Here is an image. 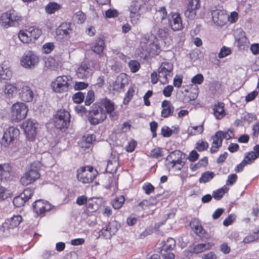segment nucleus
Here are the masks:
<instances>
[{
  "label": "nucleus",
  "mask_w": 259,
  "mask_h": 259,
  "mask_svg": "<svg viewBox=\"0 0 259 259\" xmlns=\"http://www.w3.org/2000/svg\"><path fill=\"white\" fill-rule=\"evenodd\" d=\"M0 20L2 26L7 28L18 26L22 21V18L14 10H10L3 14Z\"/></svg>",
  "instance_id": "obj_4"
},
{
  "label": "nucleus",
  "mask_w": 259,
  "mask_h": 259,
  "mask_svg": "<svg viewBox=\"0 0 259 259\" xmlns=\"http://www.w3.org/2000/svg\"><path fill=\"white\" fill-rule=\"evenodd\" d=\"M200 6V0H191L184 13L185 17L190 20L194 19L196 15V10L199 9Z\"/></svg>",
  "instance_id": "obj_14"
},
{
  "label": "nucleus",
  "mask_w": 259,
  "mask_h": 259,
  "mask_svg": "<svg viewBox=\"0 0 259 259\" xmlns=\"http://www.w3.org/2000/svg\"><path fill=\"white\" fill-rule=\"evenodd\" d=\"M28 30L32 41L37 39L41 34V30L37 28L31 27L28 28Z\"/></svg>",
  "instance_id": "obj_38"
},
{
  "label": "nucleus",
  "mask_w": 259,
  "mask_h": 259,
  "mask_svg": "<svg viewBox=\"0 0 259 259\" xmlns=\"http://www.w3.org/2000/svg\"><path fill=\"white\" fill-rule=\"evenodd\" d=\"M106 227H108V229H109L110 231V233L106 234V239H110L112 236L114 235L118 229L120 227V224L118 222L116 221H112L110 222L107 225Z\"/></svg>",
  "instance_id": "obj_26"
},
{
  "label": "nucleus",
  "mask_w": 259,
  "mask_h": 259,
  "mask_svg": "<svg viewBox=\"0 0 259 259\" xmlns=\"http://www.w3.org/2000/svg\"><path fill=\"white\" fill-rule=\"evenodd\" d=\"M212 246L210 243H199L195 245L193 248V252L196 254L201 253L209 249Z\"/></svg>",
  "instance_id": "obj_30"
},
{
  "label": "nucleus",
  "mask_w": 259,
  "mask_h": 259,
  "mask_svg": "<svg viewBox=\"0 0 259 259\" xmlns=\"http://www.w3.org/2000/svg\"><path fill=\"white\" fill-rule=\"evenodd\" d=\"M208 143L204 141H199L196 144L195 148L199 152L204 151L208 148Z\"/></svg>",
  "instance_id": "obj_45"
},
{
  "label": "nucleus",
  "mask_w": 259,
  "mask_h": 259,
  "mask_svg": "<svg viewBox=\"0 0 259 259\" xmlns=\"http://www.w3.org/2000/svg\"><path fill=\"white\" fill-rule=\"evenodd\" d=\"M95 100L94 92L92 90H90L88 92L86 96L85 104L87 106L90 105Z\"/></svg>",
  "instance_id": "obj_49"
},
{
  "label": "nucleus",
  "mask_w": 259,
  "mask_h": 259,
  "mask_svg": "<svg viewBox=\"0 0 259 259\" xmlns=\"http://www.w3.org/2000/svg\"><path fill=\"white\" fill-rule=\"evenodd\" d=\"M22 221V218L21 215H14L13 217L5 221L2 225L3 231L4 232L6 230L9 229H13L19 226Z\"/></svg>",
  "instance_id": "obj_17"
},
{
  "label": "nucleus",
  "mask_w": 259,
  "mask_h": 259,
  "mask_svg": "<svg viewBox=\"0 0 259 259\" xmlns=\"http://www.w3.org/2000/svg\"><path fill=\"white\" fill-rule=\"evenodd\" d=\"M161 106L163 108L161 111V116L164 118H166L171 115L174 111L173 107L170 105L169 101L164 100L162 102Z\"/></svg>",
  "instance_id": "obj_25"
},
{
  "label": "nucleus",
  "mask_w": 259,
  "mask_h": 259,
  "mask_svg": "<svg viewBox=\"0 0 259 259\" xmlns=\"http://www.w3.org/2000/svg\"><path fill=\"white\" fill-rule=\"evenodd\" d=\"M256 158L257 157L254 154V152L251 151L246 153L243 160H245V163L247 164L252 163Z\"/></svg>",
  "instance_id": "obj_46"
},
{
  "label": "nucleus",
  "mask_w": 259,
  "mask_h": 259,
  "mask_svg": "<svg viewBox=\"0 0 259 259\" xmlns=\"http://www.w3.org/2000/svg\"><path fill=\"white\" fill-rule=\"evenodd\" d=\"M34 194V190L30 188L25 189L22 193L20 194L24 199L27 201L29 199H30L32 196Z\"/></svg>",
  "instance_id": "obj_48"
},
{
  "label": "nucleus",
  "mask_w": 259,
  "mask_h": 259,
  "mask_svg": "<svg viewBox=\"0 0 259 259\" xmlns=\"http://www.w3.org/2000/svg\"><path fill=\"white\" fill-rule=\"evenodd\" d=\"M134 92L135 90L134 89V88L133 87H130L128 90L126 94L125 97L124 99V104H127L129 102V101L132 98Z\"/></svg>",
  "instance_id": "obj_54"
},
{
  "label": "nucleus",
  "mask_w": 259,
  "mask_h": 259,
  "mask_svg": "<svg viewBox=\"0 0 259 259\" xmlns=\"http://www.w3.org/2000/svg\"><path fill=\"white\" fill-rule=\"evenodd\" d=\"M211 16L213 22L219 26L225 24L228 18L226 12L224 10L216 9L212 10Z\"/></svg>",
  "instance_id": "obj_13"
},
{
  "label": "nucleus",
  "mask_w": 259,
  "mask_h": 259,
  "mask_svg": "<svg viewBox=\"0 0 259 259\" xmlns=\"http://www.w3.org/2000/svg\"><path fill=\"white\" fill-rule=\"evenodd\" d=\"M18 36L22 42L23 43H29L32 41L30 37V32L28 29L25 31H20Z\"/></svg>",
  "instance_id": "obj_34"
},
{
  "label": "nucleus",
  "mask_w": 259,
  "mask_h": 259,
  "mask_svg": "<svg viewBox=\"0 0 259 259\" xmlns=\"http://www.w3.org/2000/svg\"><path fill=\"white\" fill-rule=\"evenodd\" d=\"M104 47V40L99 37L96 40L95 45L92 47V50L98 54H100L103 52Z\"/></svg>",
  "instance_id": "obj_29"
},
{
  "label": "nucleus",
  "mask_w": 259,
  "mask_h": 259,
  "mask_svg": "<svg viewBox=\"0 0 259 259\" xmlns=\"http://www.w3.org/2000/svg\"><path fill=\"white\" fill-rule=\"evenodd\" d=\"M99 105L105 108V110L106 112V114H110V116H112V118L113 119H115L113 116L111 114L112 112L114 110V105L113 103L107 99H105L101 101V104Z\"/></svg>",
  "instance_id": "obj_27"
},
{
  "label": "nucleus",
  "mask_w": 259,
  "mask_h": 259,
  "mask_svg": "<svg viewBox=\"0 0 259 259\" xmlns=\"http://www.w3.org/2000/svg\"><path fill=\"white\" fill-rule=\"evenodd\" d=\"M39 61L38 57L31 51L26 52L21 59V65L26 68H34Z\"/></svg>",
  "instance_id": "obj_10"
},
{
  "label": "nucleus",
  "mask_w": 259,
  "mask_h": 259,
  "mask_svg": "<svg viewBox=\"0 0 259 259\" xmlns=\"http://www.w3.org/2000/svg\"><path fill=\"white\" fill-rule=\"evenodd\" d=\"M21 99L25 102H31L34 97V93L31 88L27 85H23L20 93Z\"/></svg>",
  "instance_id": "obj_23"
},
{
  "label": "nucleus",
  "mask_w": 259,
  "mask_h": 259,
  "mask_svg": "<svg viewBox=\"0 0 259 259\" xmlns=\"http://www.w3.org/2000/svg\"><path fill=\"white\" fill-rule=\"evenodd\" d=\"M228 191V189L227 187H222L217 190L216 191H214L212 193V197L215 200H220Z\"/></svg>",
  "instance_id": "obj_37"
},
{
  "label": "nucleus",
  "mask_w": 259,
  "mask_h": 259,
  "mask_svg": "<svg viewBox=\"0 0 259 259\" xmlns=\"http://www.w3.org/2000/svg\"><path fill=\"white\" fill-rule=\"evenodd\" d=\"M143 6V2L141 1H132L128 7L129 17L132 24H136L141 17V10Z\"/></svg>",
  "instance_id": "obj_8"
},
{
  "label": "nucleus",
  "mask_w": 259,
  "mask_h": 259,
  "mask_svg": "<svg viewBox=\"0 0 259 259\" xmlns=\"http://www.w3.org/2000/svg\"><path fill=\"white\" fill-rule=\"evenodd\" d=\"M41 164L39 162H34L30 164L27 170L21 178L20 183L24 186H27L33 183L40 176L39 170Z\"/></svg>",
  "instance_id": "obj_2"
},
{
  "label": "nucleus",
  "mask_w": 259,
  "mask_h": 259,
  "mask_svg": "<svg viewBox=\"0 0 259 259\" xmlns=\"http://www.w3.org/2000/svg\"><path fill=\"white\" fill-rule=\"evenodd\" d=\"M19 135V130L13 126L9 127L4 133L3 140L9 144L11 143Z\"/></svg>",
  "instance_id": "obj_20"
},
{
  "label": "nucleus",
  "mask_w": 259,
  "mask_h": 259,
  "mask_svg": "<svg viewBox=\"0 0 259 259\" xmlns=\"http://www.w3.org/2000/svg\"><path fill=\"white\" fill-rule=\"evenodd\" d=\"M84 98V94L81 92L75 94L72 97V100L74 103L79 104L81 103Z\"/></svg>",
  "instance_id": "obj_52"
},
{
  "label": "nucleus",
  "mask_w": 259,
  "mask_h": 259,
  "mask_svg": "<svg viewBox=\"0 0 259 259\" xmlns=\"http://www.w3.org/2000/svg\"><path fill=\"white\" fill-rule=\"evenodd\" d=\"M156 15L160 17L161 20L165 19L167 16V12L165 7H160L156 12Z\"/></svg>",
  "instance_id": "obj_57"
},
{
  "label": "nucleus",
  "mask_w": 259,
  "mask_h": 259,
  "mask_svg": "<svg viewBox=\"0 0 259 259\" xmlns=\"http://www.w3.org/2000/svg\"><path fill=\"white\" fill-rule=\"evenodd\" d=\"M70 79V76L66 75L58 76L56 80L52 83V89L54 92L59 93L68 91L69 81Z\"/></svg>",
  "instance_id": "obj_7"
},
{
  "label": "nucleus",
  "mask_w": 259,
  "mask_h": 259,
  "mask_svg": "<svg viewBox=\"0 0 259 259\" xmlns=\"http://www.w3.org/2000/svg\"><path fill=\"white\" fill-rule=\"evenodd\" d=\"M172 65L168 62H164L161 63L158 69V77L160 81L165 84L168 81V77H171V71Z\"/></svg>",
  "instance_id": "obj_11"
},
{
  "label": "nucleus",
  "mask_w": 259,
  "mask_h": 259,
  "mask_svg": "<svg viewBox=\"0 0 259 259\" xmlns=\"http://www.w3.org/2000/svg\"><path fill=\"white\" fill-rule=\"evenodd\" d=\"M204 130L203 124L200 125L189 127L188 129L189 135H196L203 133Z\"/></svg>",
  "instance_id": "obj_36"
},
{
  "label": "nucleus",
  "mask_w": 259,
  "mask_h": 259,
  "mask_svg": "<svg viewBox=\"0 0 259 259\" xmlns=\"http://www.w3.org/2000/svg\"><path fill=\"white\" fill-rule=\"evenodd\" d=\"M224 104L222 102H218L215 104L213 108V115L217 119H221L226 115L224 109Z\"/></svg>",
  "instance_id": "obj_24"
},
{
  "label": "nucleus",
  "mask_w": 259,
  "mask_h": 259,
  "mask_svg": "<svg viewBox=\"0 0 259 259\" xmlns=\"http://www.w3.org/2000/svg\"><path fill=\"white\" fill-rule=\"evenodd\" d=\"M199 156V154L195 150H193L189 153L188 159L190 161L194 162L198 159Z\"/></svg>",
  "instance_id": "obj_60"
},
{
  "label": "nucleus",
  "mask_w": 259,
  "mask_h": 259,
  "mask_svg": "<svg viewBox=\"0 0 259 259\" xmlns=\"http://www.w3.org/2000/svg\"><path fill=\"white\" fill-rule=\"evenodd\" d=\"M236 216L234 214H229L223 221V225L225 226H228L231 225L235 220Z\"/></svg>",
  "instance_id": "obj_58"
},
{
  "label": "nucleus",
  "mask_w": 259,
  "mask_h": 259,
  "mask_svg": "<svg viewBox=\"0 0 259 259\" xmlns=\"http://www.w3.org/2000/svg\"><path fill=\"white\" fill-rule=\"evenodd\" d=\"M202 259H217V256L214 252L210 251L203 254Z\"/></svg>",
  "instance_id": "obj_64"
},
{
  "label": "nucleus",
  "mask_w": 259,
  "mask_h": 259,
  "mask_svg": "<svg viewBox=\"0 0 259 259\" xmlns=\"http://www.w3.org/2000/svg\"><path fill=\"white\" fill-rule=\"evenodd\" d=\"M177 152L176 150L172 151L166 157V160L167 162L166 164L167 167L172 168L178 162V159L176 158Z\"/></svg>",
  "instance_id": "obj_31"
},
{
  "label": "nucleus",
  "mask_w": 259,
  "mask_h": 259,
  "mask_svg": "<svg viewBox=\"0 0 259 259\" xmlns=\"http://www.w3.org/2000/svg\"><path fill=\"white\" fill-rule=\"evenodd\" d=\"M257 239H258V236L255 233V231H254L252 234L245 237L243 239V242L245 243H248L253 242Z\"/></svg>",
  "instance_id": "obj_53"
},
{
  "label": "nucleus",
  "mask_w": 259,
  "mask_h": 259,
  "mask_svg": "<svg viewBox=\"0 0 259 259\" xmlns=\"http://www.w3.org/2000/svg\"><path fill=\"white\" fill-rule=\"evenodd\" d=\"M12 76V72L3 64L0 65V78L2 79H9Z\"/></svg>",
  "instance_id": "obj_33"
},
{
  "label": "nucleus",
  "mask_w": 259,
  "mask_h": 259,
  "mask_svg": "<svg viewBox=\"0 0 259 259\" xmlns=\"http://www.w3.org/2000/svg\"><path fill=\"white\" fill-rule=\"evenodd\" d=\"M238 13L237 12L234 11V12H232L231 13L230 16H228L227 20L231 23H234L238 20Z\"/></svg>",
  "instance_id": "obj_63"
},
{
  "label": "nucleus",
  "mask_w": 259,
  "mask_h": 259,
  "mask_svg": "<svg viewBox=\"0 0 259 259\" xmlns=\"http://www.w3.org/2000/svg\"><path fill=\"white\" fill-rule=\"evenodd\" d=\"M27 201L20 195L15 197L13 199V204L16 207L23 206Z\"/></svg>",
  "instance_id": "obj_47"
},
{
  "label": "nucleus",
  "mask_w": 259,
  "mask_h": 259,
  "mask_svg": "<svg viewBox=\"0 0 259 259\" xmlns=\"http://www.w3.org/2000/svg\"><path fill=\"white\" fill-rule=\"evenodd\" d=\"M2 93L8 97L11 98L13 97L15 91L17 90V88L15 85L11 84H6L2 89Z\"/></svg>",
  "instance_id": "obj_32"
},
{
  "label": "nucleus",
  "mask_w": 259,
  "mask_h": 259,
  "mask_svg": "<svg viewBox=\"0 0 259 259\" xmlns=\"http://www.w3.org/2000/svg\"><path fill=\"white\" fill-rule=\"evenodd\" d=\"M214 176V174L213 172L210 171H207L203 172L201 177L199 179V182L201 183H206L211 180Z\"/></svg>",
  "instance_id": "obj_35"
},
{
  "label": "nucleus",
  "mask_w": 259,
  "mask_h": 259,
  "mask_svg": "<svg viewBox=\"0 0 259 259\" xmlns=\"http://www.w3.org/2000/svg\"><path fill=\"white\" fill-rule=\"evenodd\" d=\"M97 170L92 166L81 167L77 171V180L83 184L90 183L93 182L98 175Z\"/></svg>",
  "instance_id": "obj_3"
},
{
  "label": "nucleus",
  "mask_w": 259,
  "mask_h": 259,
  "mask_svg": "<svg viewBox=\"0 0 259 259\" xmlns=\"http://www.w3.org/2000/svg\"><path fill=\"white\" fill-rule=\"evenodd\" d=\"M223 135L222 131H218L212 138L213 140L212 143L221 147L223 140V138L222 137Z\"/></svg>",
  "instance_id": "obj_40"
},
{
  "label": "nucleus",
  "mask_w": 259,
  "mask_h": 259,
  "mask_svg": "<svg viewBox=\"0 0 259 259\" xmlns=\"http://www.w3.org/2000/svg\"><path fill=\"white\" fill-rule=\"evenodd\" d=\"M60 5L58 4L52 2L50 3L46 8V12L49 14H53L60 9Z\"/></svg>",
  "instance_id": "obj_41"
},
{
  "label": "nucleus",
  "mask_w": 259,
  "mask_h": 259,
  "mask_svg": "<svg viewBox=\"0 0 259 259\" xmlns=\"http://www.w3.org/2000/svg\"><path fill=\"white\" fill-rule=\"evenodd\" d=\"M176 246V241L172 238H168L166 241L161 242V246L158 247L157 251L163 255V253H168L167 251L171 250Z\"/></svg>",
  "instance_id": "obj_19"
},
{
  "label": "nucleus",
  "mask_w": 259,
  "mask_h": 259,
  "mask_svg": "<svg viewBox=\"0 0 259 259\" xmlns=\"http://www.w3.org/2000/svg\"><path fill=\"white\" fill-rule=\"evenodd\" d=\"M204 80V77L203 75L201 73H198L195 76H194L192 79V82L195 85L196 84H201Z\"/></svg>",
  "instance_id": "obj_51"
},
{
  "label": "nucleus",
  "mask_w": 259,
  "mask_h": 259,
  "mask_svg": "<svg viewBox=\"0 0 259 259\" xmlns=\"http://www.w3.org/2000/svg\"><path fill=\"white\" fill-rule=\"evenodd\" d=\"M92 73V69L89 64L86 63H82L76 71L77 77L81 79H85L90 77Z\"/></svg>",
  "instance_id": "obj_18"
},
{
  "label": "nucleus",
  "mask_w": 259,
  "mask_h": 259,
  "mask_svg": "<svg viewBox=\"0 0 259 259\" xmlns=\"http://www.w3.org/2000/svg\"><path fill=\"white\" fill-rule=\"evenodd\" d=\"M129 67L133 72H136L140 68V65L139 62L136 60H131L128 63Z\"/></svg>",
  "instance_id": "obj_50"
},
{
  "label": "nucleus",
  "mask_w": 259,
  "mask_h": 259,
  "mask_svg": "<svg viewBox=\"0 0 259 259\" xmlns=\"http://www.w3.org/2000/svg\"><path fill=\"white\" fill-rule=\"evenodd\" d=\"M232 53L231 49L226 46H223L221 48L220 52L218 54V57L220 59L224 58L229 55H230Z\"/></svg>",
  "instance_id": "obj_43"
},
{
  "label": "nucleus",
  "mask_w": 259,
  "mask_h": 259,
  "mask_svg": "<svg viewBox=\"0 0 259 259\" xmlns=\"http://www.w3.org/2000/svg\"><path fill=\"white\" fill-rule=\"evenodd\" d=\"M53 207L49 202L43 199L35 200L32 204L33 211L38 215L44 214L46 211L52 209Z\"/></svg>",
  "instance_id": "obj_12"
},
{
  "label": "nucleus",
  "mask_w": 259,
  "mask_h": 259,
  "mask_svg": "<svg viewBox=\"0 0 259 259\" xmlns=\"http://www.w3.org/2000/svg\"><path fill=\"white\" fill-rule=\"evenodd\" d=\"M237 176L235 174H232L228 176L227 181V185H232L237 180Z\"/></svg>",
  "instance_id": "obj_62"
},
{
  "label": "nucleus",
  "mask_w": 259,
  "mask_h": 259,
  "mask_svg": "<svg viewBox=\"0 0 259 259\" xmlns=\"http://www.w3.org/2000/svg\"><path fill=\"white\" fill-rule=\"evenodd\" d=\"M124 201L125 199L123 196H120L116 198L113 202V207L116 209L120 208L123 205Z\"/></svg>",
  "instance_id": "obj_44"
},
{
  "label": "nucleus",
  "mask_w": 259,
  "mask_h": 259,
  "mask_svg": "<svg viewBox=\"0 0 259 259\" xmlns=\"http://www.w3.org/2000/svg\"><path fill=\"white\" fill-rule=\"evenodd\" d=\"M54 48V44L48 42L45 44L42 47L43 51L46 54L50 53Z\"/></svg>",
  "instance_id": "obj_59"
},
{
  "label": "nucleus",
  "mask_w": 259,
  "mask_h": 259,
  "mask_svg": "<svg viewBox=\"0 0 259 259\" xmlns=\"http://www.w3.org/2000/svg\"><path fill=\"white\" fill-rule=\"evenodd\" d=\"M168 24L174 31L178 30V13H171L169 15Z\"/></svg>",
  "instance_id": "obj_28"
},
{
  "label": "nucleus",
  "mask_w": 259,
  "mask_h": 259,
  "mask_svg": "<svg viewBox=\"0 0 259 259\" xmlns=\"http://www.w3.org/2000/svg\"><path fill=\"white\" fill-rule=\"evenodd\" d=\"M150 156L155 158H159L162 156L161 149L156 148L151 151Z\"/></svg>",
  "instance_id": "obj_55"
},
{
  "label": "nucleus",
  "mask_w": 259,
  "mask_h": 259,
  "mask_svg": "<svg viewBox=\"0 0 259 259\" xmlns=\"http://www.w3.org/2000/svg\"><path fill=\"white\" fill-rule=\"evenodd\" d=\"M22 127L24 132L29 138H32L36 134V127L35 123L31 120H27L22 124Z\"/></svg>",
  "instance_id": "obj_21"
},
{
  "label": "nucleus",
  "mask_w": 259,
  "mask_h": 259,
  "mask_svg": "<svg viewBox=\"0 0 259 259\" xmlns=\"http://www.w3.org/2000/svg\"><path fill=\"white\" fill-rule=\"evenodd\" d=\"M128 83V78L125 73L120 74L116 80L113 83V90L114 91L121 92L124 88Z\"/></svg>",
  "instance_id": "obj_16"
},
{
  "label": "nucleus",
  "mask_w": 259,
  "mask_h": 259,
  "mask_svg": "<svg viewBox=\"0 0 259 259\" xmlns=\"http://www.w3.org/2000/svg\"><path fill=\"white\" fill-rule=\"evenodd\" d=\"M72 24L70 23L65 22L62 23L56 29L57 35L60 38L67 39L69 38L70 34L72 32Z\"/></svg>",
  "instance_id": "obj_15"
},
{
  "label": "nucleus",
  "mask_w": 259,
  "mask_h": 259,
  "mask_svg": "<svg viewBox=\"0 0 259 259\" xmlns=\"http://www.w3.org/2000/svg\"><path fill=\"white\" fill-rule=\"evenodd\" d=\"M242 119L248 123H250L256 119V115L252 113H245L243 116Z\"/></svg>",
  "instance_id": "obj_56"
},
{
  "label": "nucleus",
  "mask_w": 259,
  "mask_h": 259,
  "mask_svg": "<svg viewBox=\"0 0 259 259\" xmlns=\"http://www.w3.org/2000/svg\"><path fill=\"white\" fill-rule=\"evenodd\" d=\"M28 109L23 103L18 102L14 104L12 108V116L13 119L20 121L24 119L27 114Z\"/></svg>",
  "instance_id": "obj_9"
},
{
  "label": "nucleus",
  "mask_w": 259,
  "mask_h": 259,
  "mask_svg": "<svg viewBox=\"0 0 259 259\" xmlns=\"http://www.w3.org/2000/svg\"><path fill=\"white\" fill-rule=\"evenodd\" d=\"M70 114L64 109L58 111L55 116V125L58 129L66 128L70 123Z\"/></svg>",
  "instance_id": "obj_6"
},
{
  "label": "nucleus",
  "mask_w": 259,
  "mask_h": 259,
  "mask_svg": "<svg viewBox=\"0 0 259 259\" xmlns=\"http://www.w3.org/2000/svg\"><path fill=\"white\" fill-rule=\"evenodd\" d=\"M182 76L179 75V103L186 104L197 98L199 89L197 85L193 84L182 86Z\"/></svg>",
  "instance_id": "obj_1"
},
{
  "label": "nucleus",
  "mask_w": 259,
  "mask_h": 259,
  "mask_svg": "<svg viewBox=\"0 0 259 259\" xmlns=\"http://www.w3.org/2000/svg\"><path fill=\"white\" fill-rule=\"evenodd\" d=\"M143 189L145 191L146 194L149 195L154 191V187L152 184L148 183L143 186Z\"/></svg>",
  "instance_id": "obj_61"
},
{
  "label": "nucleus",
  "mask_w": 259,
  "mask_h": 259,
  "mask_svg": "<svg viewBox=\"0 0 259 259\" xmlns=\"http://www.w3.org/2000/svg\"><path fill=\"white\" fill-rule=\"evenodd\" d=\"M12 170L9 164L0 165V180H9L12 178Z\"/></svg>",
  "instance_id": "obj_22"
},
{
  "label": "nucleus",
  "mask_w": 259,
  "mask_h": 259,
  "mask_svg": "<svg viewBox=\"0 0 259 259\" xmlns=\"http://www.w3.org/2000/svg\"><path fill=\"white\" fill-rule=\"evenodd\" d=\"M156 204V200L154 198H150L149 200H144L139 203L138 205L143 209L146 207H150Z\"/></svg>",
  "instance_id": "obj_39"
},
{
  "label": "nucleus",
  "mask_w": 259,
  "mask_h": 259,
  "mask_svg": "<svg viewBox=\"0 0 259 259\" xmlns=\"http://www.w3.org/2000/svg\"><path fill=\"white\" fill-rule=\"evenodd\" d=\"M107 117L106 112L101 106L94 104L89 112V120L93 125H97L103 121Z\"/></svg>",
  "instance_id": "obj_5"
},
{
  "label": "nucleus",
  "mask_w": 259,
  "mask_h": 259,
  "mask_svg": "<svg viewBox=\"0 0 259 259\" xmlns=\"http://www.w3.org/2000/svg\"><path fill=\"white\" fill-rule=\"evenodd\" d=\"M190 226L193 229L195 233L197 235L200 237L203 235L204 230L201 225L197 224L196 225L194 226V222L193 221H192L190 223Z\"/></svg>",
  "instance_id": "obj_42"
}]
</instances>
